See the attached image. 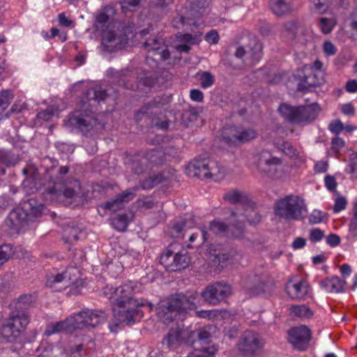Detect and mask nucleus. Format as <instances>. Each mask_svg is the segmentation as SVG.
Instances as JSON below:
<instances>
[{
    "label": "nucleus",
    "mask_w": 357,
    "mask_h": 357,
    "mask_svg": "<svg viewBox=\"0 0 357 357\" xmlns=\"http://www.w3.org/2000/svg\"><path fill=\"white\" fill-rule=\"evenodd\" d=\"M177 40L182 43L175 47L179 52H188L190 50L189 45L196 43V37L190 33H179L177 35Z\"/></svg>",
    "instance_id": "obj_34"
},
{
    "label": "nucleus",
    "mask_w": 357,
    "mask_h": 357,
    "mask_svg": "<svg viewBox=\"0 0 357 357\" xmlns=\"http://www.w3.org/2000/svg\"><path fill=\"white\" fill-rule=\"evenodd\" d=\"M323 51L327 56H331L336 54L337 49L331 41L327 40L323 44Z\"/></svg>",
    "instance_id": "obj_53"
},
{
    "label": "nucleus",
    "mask_w": 357,
    "mask_h": 357,
    "mask_svg": "<svg viewBox=\"0 0 357 357\" xmlns=\"http://www.w3.org/2000/svg\"><path fill=\"white\" fill-rule=\"evenodd\" d=\"M280 158L273 156L268 151H261L259 154L257 167L259 170L274 180H282L287 176Z\"/></svg>",
    "instance_id": "obj_9"
},
{
    "label": "nucleus",
    "mask_w": 357,
    "mask_h": 357,
    "mask_svg": "<svg viewBox=\"0 0 357 357\" xmlns=\"http://www.w3.org/2000/svg\"><path fill=\"white\" fill-rule=\"evenodd\" d=\"M34 301V298L31 294H24L19 297L15 309H24L22 305H30Z\"/></svg>",
    "instance_id": "obj_50"
},
{
    "label": "nucleus",
    "mask_w": 357,
    "mask_h": 357,
    "mask_svg": "<svg viewBox=\"0 0 357 357\" xmlns=\"http://www.w3.org/2000/svg\"><path fill=\"white\" fill-rule=\"evenodd\" d=\"M328 164L325 161H318L314 165V171L316 173H324L328 170Z\"/></svg>",
    "instance_id": "obj_60"
},
{
    "label": "nucleus",
    "mask_w": 357,
    "mask_h": 357,
    "mask_svg": "<svg viewBox=\"0 0 357 357\" xmlns=\"http://www.w3.org/2000/svg\"><path fill=\"white\" fill-rule=\"evenodd\" d=\"M306 245V240L302 237H297L292 243V248L294 250L303 248Z\"/></svg>",
    "instance_id": "obj_64"
},
{
    "label": "nucleus",
    "mask_w": 357,
    "mask_h": 357,
    "mask_svg": "<svg viewBox=\"0 0 357 357\" xmlns=\"http://www.w3.org/2000/svg\"><path fill=\"white\" fill-rule=\"evenodd\" d=\"M205 40L210 44H217L219 41V36L216 30H211L205 36Z\"/></svg>",
    "instance_id": "obj_57"
},
{
    "label": "nucleus",
    "mask_w": 357,
    "mask_h": 357,
    "mask_svg": "<svg viewBox=\"0 0 357 357\" xmlns=\"http://www.w3.org/2000/svg\"><path fill=\"white\" fill-rule=\"evenodd\" d=\"M201 86L207 89L211 86L214 83V78L211 73L204 72L200 75L199 77Z\"/></svg>",
    "instance_id": "obj_43"
},
{
    "label": "nucleus",
    "mask_w": 357,
    "mask_h": 357,
    "mask_svg": "<svg viewBox=\"0 0 357 357\" xmlns=\"http://www.w3.org/2000/svg\"><path fill=\"white\" fill-rule=\"evenodd\" d=\"M303 79L298 86V89L306 91L308 87L320 86L325 82V71L323 63L317 59L312 65L305 66L303 68Z\"/></svg>",
    "instance_id": "obj_12"
},
{
    "label": "nucleus",
    "mask_w": 357,
    "mask_h": 357,
    "mask_svg": "<svg viewBox=\"0 0 357 357\" xmlns=\"http://www.w3.org/2000/svg\"><path fill=\"white\" fill-rule=\"evenodd\" d=\"M243 216L246 218L250 225H257L261 221V216L252 208L246 209Z\"/></svg>",
    "instance_id": "obj_42"
},
{
    "label": "nucleus",
    "mask_w": 357,
    "mask_h": 357,
    "mask_svg": "<svg viewBox=\"0 0 357 357\" xmlns=\"http://www.w3.org/2000/svg\"><path fill=\"white\" fill-rule=\"evenodd\" d=\"M145 161H149L151 167L161 165L164 162L165 153L161 150H153L149 152L146 157L144 158Z\"/></svg>",
    "instance_id": "obj_38"
},
{
    "label": "nucleus",
    "mask_w": 357,
    "mask_h": 357,
    "mask_svg": "<svg viewBox=\"0 0 357 357\" xmlns=\"http://www.w3.org/2000/svg\"><path fill=\"white\" fill-rule=\"evenodd\" d=\"M81 188L80 183L77 180H73L66 185L63 191H59L55 188L49 189L48 194L51 196V199L63 202V198L72 199L76 197Z\"/></svg>",
    "instance_id": "obj_22"
},
{
    "label": "nucleus",
    "mask_w": 357,
    "mask_h": 357,
    "mask_svg": "<svg viewBox=\"0 0 357 357\" xmlns=\"http://www.w3.org/2000/svg\"><path fill=\"white\" fill-rule=\"evenodd\" d=\"M244 289L249 295L257 296L266 291L267 284L261 276L254 275L246 279Z\"/></svg>",
    "instance_id": "obj_25"
},
{
    "label": "nucleus",
    "mask_w": 357,
    "mask_h": 357,
    "mask_svg": "<svg viewBox=\"0 0 357 357\" xmlns=\"http://www.w3.org/2000/svg\"><path fill=\"white\" fill-rule=\"evenodd\" d=\"M290 315L300 319H310L314 313L313 311L305 305H294L289 308Z\"/></svg>",
    "instance_id": "obj_35"
},
{
    "label": "nucleus",
    "mask_w": 357,
    "mask_h": 357,
    "mask_svg": "<svg viewBox=\"0 0 357 357\" xmlns=\"http://www.w3.org/2000/svg\"><path fill=\"white\" fill-rule=\"evenodd\" d=\"M286 291L291 299L304 300L310 292V286L305 280L294 278L287 282Z\"/></svg>",
    "instance_id": "obj_21"
},
{
    "label": "nucleus",
    "mask_w": 357,
    "mask_h": 357,
    "mask_svg": "<svg viewBox=\"0 0 357 357\" xmlns=\"http://www.w3.org/2000/svg\"><path fill=\"white\" fill-rule=\"evenodd\" d=\"M333 1V0H315V8L318 11L323 13L328 9L329 5L331 4Z\"/></svg>",
    "instance_id": "obj_54"
},
{
    "label": "nucleus",
    "mask_w": 357,
    "mask_h": 357,
    "mask_svg": "<svg viewBox=\"0 0 357 357\" xmlns=\"http://www.w3.org/2000/svg\"><path fill=\"white\" fill-rule=\"evenodd\" d=\"M268 6L272 13L278 17L287 15L293 10L290 0H269Z\"/></svg>",
    "instance_id": "obj_30"
},
{
    "label": "nucleus",
    "mask_w": 357,
    "mask_h": 357,
    "mask_svg": "<svg viewBox=\"0 0 357 357\" xmlns=\"http://www.w3.org/2000/svg\"><path fill=\"white\" fill-rule=\"evenodd\" d=\"M13 255V246L5 244L0 246V266L6 263Z\"/></svg>",
    "instance_id": "obj_40"
},
{
    "label": "nucleus",
    "mask_w": 357,
    "mask_h": 357,
    "mask_svg": "<svg viewBox=\"0 0 357 357\" xmlns=\"http://www.w3.org/2000/svg\"><path fill=\"white\" fill-rule=\"evenodd\" d=\"M56 110L53 107H49L46 109L38 113L37 117L43 121L50 120L56 114Z\"/></svg>",
    "instance_id": "obj_45"
},
{
    "label": "nucleus",
    "mask_w": 357,
    "mask_h": 357,
    "mask_svg": "<svg viewBox=\"0 0 357 357\" xmlns=\"http://www.w3.org/2000/svg\"><path fill=\"white\" fill-rule=\"evenodd\" d=\"M278 110L280 114L291 123L305 126L317 118L321 109L317 103L297 107L283 103L280 105Z\"/></svg>",
    "instance_id": "obj_5"
},
{
    "label": "nucleus",
    "mask_w": 357,
    "mask_h": 357,
    "mask_svg": "<svg viewBox=\"0 0 357 357\" xmlns=\"http://www.w3.org/2000/svg\"><path fill=\"white\" fill-rule=\"evenodd\" d=\"M231 287L222 282H215L208 285L202 293L204 301L208 304L217 305L231 294Z\"/></svg>",
    "instance_id": "obj_15"
},
{
    "label": "nucleus",
    "mask_w": 357,
    "mask_h": 357,
    "mask_svg": "<svg viewBox=\"0 0 357 357\" xmlns=\"http://www.w3.org/2000/svg\"><path fill=\"white\" fill-rule=\"evenodd\" d=\"M178 245L172 243L168 246L166 250L160 256V264L168 271H177L188 267L190 263V257L186 252H176Z\"/></svg>",
    "instance_id": "obj_11"
},
{
    "label": "nucleus",
    "mask_w": 357,
    "mask_h": 357,
    "mask_svg": "<svg viewBox=\"0 0 357 357\" xmlns=\"http://www.w3.org/2000/svg\"><path fill=\"white\" fill-rule=\"evenodd\" d=\"M77 272L75 268H70L65 272L57 273L55 275L49 276L46 281V285L56 291L61 290L64 286H67L68 282L72 280L70 275Z\"/></svg>",
    "instance_id": "obj_24"
},
{
    "label": "nucleus",
    "mask_w": 357,
    "mask_h": 357,
    "mask_svg": "<svg viewBox=\"0 0 357 357\" xmlns=\"http://www.w3.org/2000/svg\"><path fill=\"white\" fill-rule=\"evenodd\" d=\"M347 282L338 276L326 278L320 282L321 288L328 293H341L344 291Z\"/></svg>",
    "instance_id": "obj_29"
},
{
    "label": "nucleus",
    "mask_w": 357,
    "mask_h": 357,
    "mask_svg": "<svg viewBox=\"0 0 357 357\" xmlns=\"http://www.w3.org/2000/svg\"><path fill=\"white\" fill-rule=\"evenodd\" d=\"M223 199L231 204L244 203L248 201L247 195L238 190L226 192L223 195Z\"/></svg>",
    "instance_id": "obj_37"
},
{
    "label": "nucleus",
    "mask_w": 357,
    "mask_h": 357,
    "mask_svg": "<svg viewBox=\"0 0 357 357\" xmlns=\"http://www.w3.org/2000/svg\"><path fill=\"white\" fill-rule=\"evenodd\" d=\"M138 208L150 209L153 207L154 202L151 197H146L138 199L136 202Z\"/></svg>",
    "instance_id": "obj_47"
},
{
    "label": "nucleus",
    "mask_w": 357,
    "mask_h": 357,
    "mask_svg": "<svg viewBox=\"0 0 357 357\" xmlns=\"http://www.w3.org/2000/svg\"><path fill=\"white\" fill-rule=\"evenodd\" d=\"M112 88L102 89L101 86L94 89H90L86 93V98L88 100H93L98 102H104L110 98L108 91Z\"/></svg>",
    "instance_id": "obj_33"
},
{
    "label": "nucleus",
    "mask_w": 357,
    "mask_h": 357,
    "mask_svg": "<svg viewBox=\"0 0 357 357\" xmlns=\"http://www.w3.org/2000/svg\"><path fill=\"white\" fill-rule=\"evenodd\" d=\"M345 146V142L344 141L339 137H335L334 138L332 139V141H331V151L335 153V154H338L340 151V150L344 148Z\"/></svg>",
    "instance_id": "obj_48"
},
{
    "label": "nucleus",
    "mask_w": 357,
    "mask_h": 357,
    "mask_svg": "<svg viewBox=\"0 0 357 357\" xmlns=\"http://www.w3.org/2000/svg\"><path fill=\"white\" fill-rule=\"evenodd\" d=\"M307 211V206L303 197L293 194L278 199L274 206L275 215L288 221L301 220Z\"/></svg>",
    "instance_id": "obj_4"
},
{
    "label": "nucleus",
    "mask_w": 357,
    "mask_h": 357,
    "mask_svg": "<svg viewBox=\"0 0 357 357\" xmlns=\"http://www.w3.org/2000/svg\"><path fill=\"white\" fill-rule=\"evenodd\" d=\"M96 119L89 115H82L79 112H74L68 119L70 126L79 129L82 132H88L93 126Z\"/></svg>",
    "instance_id": "obj_26"
},
{
    "label": "nucleus",
    "mask_w": 357,
    "mask_h": 357,
    "mask_svg": "<svg viewBox=\"0 0 357 357\" xmlns=\"http://www.w3.org/2000/svg\"><path fill=\"white\" fill-rule=\"evenodd\" d=\"M349 232L351 236H357V212L355 213L354 218L351 220Z\"/></svg>",
    "instance_id": "obj_62"
},
{
    "label": "nucleus",
    "mask_w": 357,
    "mask_h": 357,
    "mask_svg": "<svg viewBox=\"0 0 357 357\" xmlns=\"http://www.w3.org/2000/svg\"><path fill=\"white\" fill-rule=\"evenodd\" d=\"M324 237V232L319 228H314L309 231V240L314 243L321 241Z\"/></svg>",
    "instance_id": "obj_44"
},
{
    "label": "nucleus",
    "mask_w": 357,
    "mask_h": 357,
    "mask_svg": "<svg viewBox=\"0 0 357 357\" xmlns=\"http://www.w3.org/2000/svg\"><path fill=\"white\" fill-rule=\"evenodd\" d=\"M340 272L344 278H347L352 273L351 266L348 264H343L340 266Z\"/></svg>",
    "instance_id": "obj_63"
},
{
    "label": "nucleus",
    "mask_w": 357,
    "mask_h": 357,
    "mask_svg": "<svg viewBox=\"0 0 357 357\" xmlns=\"http://www.w3.org/2000/svg\"><path fill=\"white\" fill-rule=\"evenodd\" d=\"M138 189V187H134L132 190H126L116 195L114 198L106 202L100 207L114 213L120 211L124 208L125 204L134 199Z\"/></svg>",
    "instance_id": "obj_19"
},
{
    "label": "nucleus",
    "mask_w": 357,
    "mask_h": 357,
    "mask_svg": "<svg viewBox=\"0 0 357 357\" xmlns=\"http://www.w3.org/2000/svg\"><path fill=\"white\" fill-rule=\"evenodd\" d=\"M174 174L175 170L172 169L167 172H163L149 176L141 182V187L144 190L151 189L159 184L169 182L174 176Z\"/></svg>",
    "instance_id": "obj_28"
},
{
    "label": "nucleus",
    "mask_w": 357,
    "mask_h": 357,
    "mask_svg": "<svg viewBox=\"0 0 357 357\" xmlns=\"http://www.w3.org/2000/svg\"><path fill=\"white\" fill-rule=\"evenodd\" d=\"M279 149L286 155L290 158H296L298 156L297 149L289 142H284L280 146Z\"/></svg>",
    "instance_id": "obj_41"
},
{
    "label": "nucleus",
    "mask_w": 357,
    "mask_h": 357,
    "mask_svg": "<svg viewBox=\"0 0 357 357\" xmlns=\"http://www.w3.org/2000/svg\"><path fill=\"white\" fill-rule=\"evenodd\" d=\"M142 291V286L137 282L127 281L114 288L107 285L102 294L109 300L114 318L121 323H134V317L138 313V307L146 303L139 301L135 295Z\"/></svg>",
    "instance_id": "obj_1"
},
{
    "label": "nucleus",
    "mask_w": 357,
    "mask_h": 357,
    "mask_svg": "<svg viewBox=\"0 0 357 357\" xmlns=\"http://www.w3.org/2000/svg\"><path fill=\"white\" fill-rule=\"evenodd\" d=\"M326 243L331 247H336L340 243V238L337 234H331L326 238Z\"/></svg>",
    "instance_id": "obj_59"
},
{
    "label": "nucleus",
    "mask_w": 357,
    "mask_h": 357,
    "mask_svg": "<svg viewBox=\"0 0 357 357\" xmlns=\"http://www.w3.org/2000/svg\"><path fill=\"white\" fill-rule=\"evenodd\" d=\"M30 323V316L25 309H15L12 310L0 328V335L7 342L16 343L23 345L30 342L36 337L29 338L26 328Z\"/></svg>",
    "instance_id": "obj_2"
},
{
    "label": "nucleus",
    "mask_w": 357,
    "mask_h": 357,
    "mask_svg": "<svg viewBox=\"0 0 357 357\" xmlns=\"http://www.w3.org/2000/svg\"><path fill=\"white\" fill-rule=\"evenodd\" d=\"M144 47L146 49L149 53L147 59L151 56H158L159 60H166L169 58L170 53L167 48L164 39L161 37L150 38L147 39L144 43ZM157 60V59H155Z\"/></svg>",
    "instance_id": "obj_20"
},
{
    "label": "nucleus",
    "mask_w": 357,
    "mask_h": 357,
    "mask_svg": "<svg viewBox=\"0 0 357 357\" xmlns=\"http://www.w3.org/2000/svg\"><path fill=\"white\" fill-rule=\"evenodd\" d=\"M58 21L60 25L65 27H69L73 23V20L68 19L63 13L58 15Z\"/></svg>",
    "instance_id": "obj_61"
},
{
    "label": "nucleus",
    "mask_w": 357,
    "mask_h": 357,
    "mask_svg": "<svg viewBox=\"0 0 357 357\" xmlns=\"http://www.w3.org/2000/svg\"><path fill=\"white\" fill-rule=\"evenodd\" d=\"M250 45V47L248 51L243 47H238L235 52V56L238 59L245 57L244 61L248 65H254L262 57L263 46L261 43L255 38H252Z\"/></svg>",
    "instance_id": "obj_17"
},
{
    "label": "nucleus",
    "mask_w": 357,
    "mask_h": 357,
    "mask_svg": "<svg viewBox=\"0 0 357 357\" xmlns=\"http://www.w3.org/2000/svg\"><path fill=\"white\" fill-rule=\"evenodd\" d=\"M328 128L331 132L335 135H338L342 131L344 127L342 123L340 121L336 120L329 124Z\"/></svg>",
    "instance_id": "obj_56"
},
{
    "label": "nucleus",
    "mask_w": 357,
    "mask_h": 357,
    "mask_svg": "<svg viewBox=\"0 0 357 357\" xmlns=\"http://www.w3.org/2000/svg\"><path fill=\"white\" fill-rule=\"evenodd\" d=\"M223 140L229 144L248 142L257 137V132L252 128L229 126L225 128L222 133Z\"/></svg>",
    "instance_id": "obj_14"
},
{
    "label": "nucleus",
    "mask_w": 357,
    "mask_h": 357,
    "mask_svg": "<svg viewBox=\"0 0 357 357\" xmlns=\"http://www.w3.org/2000/svg\"><path fill=\"white\" fill-rule=\"evenodd\" d=\"M215 329L213 326H206L197 331L189 332V338L197 334L198 339L192 342L193 351L187 357H213L218 349L215 345L207 344V341Z\"/></svg>",
    "instance_id": "obj_7"
},
{
    "label": "nucleus",
    "mask_w": 357,
    "mask_h": 357,
    "mask_svg": "<svg viewBox=\"0 0 357 357\" xmlns=\"http://www.w3.org/2000/svg\"><path fill=\"white\" fill-rule=\"evenodd\" d=\"M264 344V339L258 333L245 331L239 339L238 348L245 354L254 355L263 349Z\"/></svg>",
    "instance_id": "obj_16"
},
{
    "label": "nucleus",
    "mask_w": 357,
    "mask_h": 357,
    "mask_svg": "<svg viewBox=\"0 0 357 357\" xmlns=\"http://www.w3.org/2000/svg\"><path fill=\"white\" fill-rule=\"evenodd\" d=\"M186 337L189 338V332L178 328H172L164 337L162 344H166L169 349H174L183 342L188 343L189 340H185Z\"/></svg>",
    "instance_id": "obj_23"
},
{
    "label": "nucleus",
    "mask_w": 357,
    "mask_h": 357,
    "mask_svg": "<svg viewBox=\"0 0 357 357\" xmlns=\"http://www.w3.org/2000/svg\"><path fill=\"white\" fill-rule=\"evenodd\" d=\"M75 331V328L71 315L63 321L49 324L46 327L45 335L50 336L61 332L72 333Z\"/></svg>",
    "instance_id": "obj_27"
},
{
    "label": "nucleus",
    "mask_w": 357,
    "mask_h": 357,
    "mask_svg": "<svg viewBox=\"0 0 357 357\" xmlns=\"http://www.w3.org/2000/svg\"><path fill=\"white\" fill-rule=\"evenodd\" d=\"M188 176L202 179L213 178L218 181L224 178L225 169L213 160H194L188 164L186 168Z\"/></svg>",
    "instance_id": "obj_6"
},
{
    "label": "nucleus",
    "mask_w": 357,
    "mask_h": 357,
    "mask_svg": "<svg viewBox=\"0 0 357 357\" xmlns=\"http://www.w3.org/2000/svg\"><path fill=\"white\" fill-rule=\"evenodd\" d=\"M288 339L295 349L305 350L311 339V331L305 326L294 327L288 331Z\"/></svg>",
    "instance_id": "obj_18"
},
{
    "label": "nucleus",
    "mask_w": 357,
    "mask_h": 357,
    "mask_svg": "<svg viewBox=\"0 0 357 357\" xmlns=\"http://www.w3.org/2000/svg\"><path fill=\"white\" fill-rule=\"evenodd\" d=\"M336 23L335 18L321 17L319 21V26L323 33L328 34L332 31Z\"/></svg>",
    "instance_id": "obj_39"
},
{
    "label": "nucleus",
    "mask_w": 357,
    "mask_h": 357,
    "mask_svg": "<svg viewBox=\"0 0 357 357\" xmlns=\"http://www.w3.org/2000/svg\"><path fill=\"white\" fill-rule=\"evenodd\" d=\"M196 295L186 296L182 294H176L162 301L157 308V314L161 321L168 324L188 310H194L196 307Z\"/></svg>",
    "instance_id": "obj_3"
},
{
    "label": "nucleus",
    "mask_w": 357,
    "mask_h": 357,
    "mask_svg": "<svg viewBox=\"0 0 357 357\" xmlns=\"http://www.w3.org/2000/svg\"><path fill=\"white\" fill-rule=\"evenodd\" d=\"M75 331L91 329L102 324L105 313L101 310L85 309L72 315Z\"/></svg>",
    "instance_id": "obj_13"
},
{
    "label": "nucleus",
    "mask_w": 357,
    "mask_h": 357,
    "mask_svg": "<svg viewBox=\"0 0 357 357\" xmlns=\"http://www.w3.org/2000/svg\"><path fill=\"white\" fill-rule=\"evenodd\" d=\"M190 97L195 102H202L204 100V94L199 89H192L190 92Z\"/></svg>",
    "instance_id": "obj_58"
},
{
    "label": "nucleus",
    "mask_w": 357,
    "mask_h": 357,
    "mask_svg": "<svg viewBox=\"0 0 357 357\" xmlns=\"http://www.w3.org/2000/svg\"><path fill=\"white\" fill-rule=\"evenodd\" d=\"M238 256V253L234 251L229 253L222 254L221 255H218V259L220 262L228 261L231 264H233L234 258Z\"/></svg>",
    "instance_id": "obj_55"
},
{
    "label": "nucleus",
    "mask_w": 357,
    "mask_h": 357,
    "mask_svg": "<svg viewBox=\"0 0 357 357\" xmlns=\"http://www.w3.org/2000/svg\"><path fill=\"white\" fill-rule=\"evenodd\" d=\"M10 99V93L8 91H2L0 93V114H1L8 107Z\"/></svg>",
    "instance_id": "obj_49"
},
{
    "label": "nucleus",
    "mask_w": 357,
    "mask_h": 357,
    "mask_svg": "<svg viewBox=\"0 0 357 357\" xmlns=\"http://www.w3.org/2000/svg\"><path fill=\"white\" fill-rule=\"evenodd\" d=\"M324 184L329 191L334 192L336 190L337 183L333 176L326 175L324 178Z\"/></svg>",
    "instance_id": "obj_52"
},
{
    "label": "nucleus",
    "mask_w": 357,
    "mask_h": 357,
    "mask_svg": "<svg viewBox=\"0 0 357 357\" xmlns=\"http://www.w3.org/2000/svg\"><path fill=\"white\" fill-rule=\"evenodd\" d=\"M299 31H303L297 20L288 21L283 24V33L284 36H287L289 40H296L298 42L305 43V39L303 40L297 36Z\"/></svg>",
    "instance_id": "obj_31"
},
{
    "label": "nucleus",
    "mask_w": 357,
    "mask_h": 357,
    "mask_svg": "<svg viewBox=\"0 0 357 357\" xmlns=\"http://www.w3.org/2000/svg\"><path fill=\"white\" fill-rule=\"evenodd\" d=\"M347 204V201L343 197L339 196L335 200V204L333 206L334 213H339L342 210L345 209Z\"/></svg>",
    "instance_id": "obj_51"
},
{
    "label": "nucleus",
    "mask_w": 357,
    "mask_h": 357,
    "mask_svg": "<svg viewBox=\"0 0 357 357\" xmlns=\"http://www.w3.org/2000/svg\"><path fill=\"white\" fill-rule=\"evenodd\" d=\"M189 8L195 16L202 15L210 4V0H188Z\"/></svg>",
    "instance_id": "obj_36"
},
{
    "label": "nucleus",
    "mask_w": 357,
    "mask_h": 357,
    "mask_svg": "<svg viewBox=\"0 0 357 357\" xmlns=\"http://www.w3.org/2000/svg\"><path fill=\"white\" fill-rule=\"evenodd\" d=\"M133 216L131 212L117 215L111 219V224L117 231H124L133 219Z\"/></svg>",
    "instance_id": "obj_32"
},
{
    "label": "nucleus",
    "mask_w": 357,
    "mask_h": 357,
    "mask_svg": "<svg viewBox=\"0 0 357 357\" xmlns=\"http://www.w3.org/2000/svg\"><path fill=\"white\" fill-rule=\"evenodd\" d=\"M245 232V225L243 220H236L231 225L227 226L219 220H213L210 222L208 232L204 229L199 231L202 237V243H205L211 234L225 235L227 237L240 238Z\"/></svg>",
    "instance_id": "obj_8"
},
{
    "label": "nucleus",
    "mask_w": 357,
    "mask_h": 357,
    "mask_svg": "<svg viewBox=\"0 0 357 357\" xmlns=\"http://www.w3.org/2000/svg\"><path fill=\"white\" fill-rule=\"evenodd\" d=\"M107 75L114 78L118 84L126 89L135 90L139 89L142 86H152L155 84V79L150 73H144L143 76H138L137 84L131 83L135 78V73L129 70L116 71L114 69H109Z\"/></svg>",
    "instance_id": "obj_10"
},
{
    "label": "nucleus",
    "mask_w": 357,
    "mask_h": 357,
    "mask_svg": "<svg viewBox=\"0 0 357 357\" xmlns=\"http://www.w3.org/2000/svg\"><path fill=\"white\" fill-rule=\"evenodd\" d=\"M324 218V213L319 210H314L309 216V222L311 225L321 223Z\"/></svg>",
    "instance_id": "obj_46"
}]
</instances>
